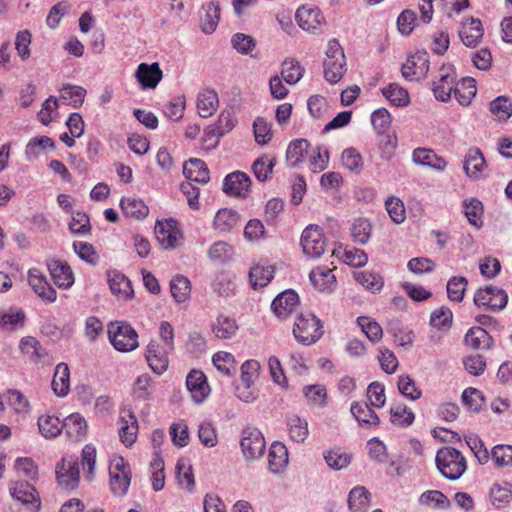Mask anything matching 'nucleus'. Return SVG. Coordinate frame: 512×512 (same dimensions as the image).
<instances>
[{"label":"nucleus","instance_id":"338daca9","mask_svg":"<svg viewBox=\"0 0 512 512\" xmlns=\"http://www.w3.org/2000/svg\"><path fill=\"white\" fill-rule=\"evenodd\" d=\"M214 366L226 376H231L235 370V358L228 352H217L212 358Z\"/></svg>","mask_w":512,"mask_h":512},{"label":"nucleus","instance_id":"bf43d9fd","mask_svg":"<svg viewBox=\"0 0 512 512\" xmlns=\"http://www.w3.org/2000/svg\"><path fill=\"white\" fill-rule=\"evenodd\" d=\"M452 318V311L448 307L442 306L432 312L430 316V324L439 330H447L451 327Z\"/></svg>","mask_w":512,"mask_h":512},{"label":"nucleus","instance_id":"37998d69","mask_svg":"<svg viewBox=\"0 0 512 512\" xmlns=\"http://www.w3.org/2000/svg\"><path fill=\"white\" fill-rule=\"evenodd\" d=\"M61 99L67 100L68 104L77 109L82 106L86 90L77 85L66 84L60 90Z\"/></svg>","mask_w":512,"mask_h":512},{"label":"nucleus","instance_id":"4c0bfd02","mask_svg":"<svg viewBox=\"0 0 512 512\" xmlns=\"http://www.w3.org/2000/svg\"><path fill=\"white\" fill-rule=\"evenodd\" d=\"M371 494L364 486L354 487L348 497V505L353 512H363L370 505Z\"/></svg>","mask_w":512,"mask_h":512},{"label":"nucleus","instance_id":"2eb2a0df","mask_svg":"<svg viewBox=\"0 0 512 512\" xmlns=\"http://www.w3.org/2000/svg\"><path fill=\"white\" fill-rule=\"evenodd\" d=\"M295 18L298 25L306 31L316 32L322 25L324 18L316 7L301 6L297 9Z\"/></svg>","mask_w":512,"mask_h":512},{"label":"nucleus","instance_id":"7ed1b4c3","mask_svg":"<svg viewBox=\"0 0 512 512\" xmlns=\"http://www.w3.org/2000/svg\"><path fill=\"white\" fill-rule=\"evenodd\" d=\"M293 335L303 345H312L323 335L322 323L312 313L300 314L294 323Z\"/></svg>","mask_w":512,"mask_h":512},{"label":"nucleus","instance_id":"b1692460","mask_svg":"<svg viewBox=\"0 0 512 512\" xmlns=\"http://www.w3.org/2000/svg\"><path fill=\"white\" fill-rule=\"evenodd\" d=\"M241 221L239 213L233 209H219L214 217L213 227L222 232H230Z\"/></svg>","mask_w":512,"mask_h":512},{"label":"nucleus","instance_id":"a211bd4d","mask_svg":"<svg viewBox=\"0 0 512 512\" xmlns=\"http://www.w3.org/2000/svg\"><path fill=\"white\" fill-rule=\"evenodd\" d=\"M486 166L482 152L477 148L469 149L463 161V169L466 175L474 180L479 179L483 176Z\"/></svg>","mask_w":512,"mask_h":512},{"label":"nucleus","instance_id":"7c9ffc66","mask_svg":"<svg viewBox=\"0 0 512 512\" xmlns=\"http://www.w3.org/2000/svg\"><path fill=\"white\" fill-rule=\"evenodd\" d=\"M288 462L286 447L280 442H274L268 454V466L272 473H279Z\"/></svg>","mask_w":512,"mask_h":512},{"label":"nucleus","instance_id":"8fccbe9b","mask_svg":"<svg viewBox=\"0 0 512 512\" xmlns=\"http://www.w3.org/2000/svg\"><path fill=\"white\" fill-rule=\"evenodd\" d=\"M276 164L275 158L263 155L256 159L252 165L254 176L257 180L263 182L272 173L273 167Z\"/></svg>","mask_w":512,"mask_h":512},{"label":"nucleus","instance_id":"a18cd8bd","mask_svg":"<svg viewBox=\"0 0 512 512\" xmlns=\"http://www.w3.org/2000/svg\"><path fill=\"white\" fill-rule=\"evenodd\" d=\"M46 148L54 149L55 142L48 136H40L32 138L25 148L27 159L38 157Z\"/></svg>","mask_w":512,"mask_h":512},{"label":"nucleus","instance_id":"e433bc0d","mask_svg":"<svg viewBox=\"0 0 512 512\" xmlns=\"http://www.w3.org/2000/svg\"><path fill=\"white\" fill-rule=\"evenodd\" d=\"M120 206L127 217H133L138 220L144 219L149 213L146 204L141 199L137 198H122Z\"/></svg>","mask_w":512,"mask_h":512},{"label":"nucleus","instance_id":"aec40b11","mask_svg":"<svg viewBox=\"0 0 512 512\" xmlns=\"http://www.w3.org/2000/svg\"><path fill=\"white\" fill-rule=\"evenodd\" d=\"M183 174L190 180L206 184L210 180L209 169L206 163L198 158H190L183 165Z\"/></svg>","mask_w":512,"mask_h":512},{"label":"nucleus","instance_id":"4be33fe9","mask_svg":"<svg viewBox=\"0 0 512 512\" xmlns=\"http://www.w3.org/2000/svg\"><path fill=\"white\" fill-rule=\"evenodd\" d=\"M87 421L80 413H72L63 420V429L73 440H82L87 434Z\"/></svg>","mask_w":512,"mask_h":512},{"label":"nucleus","instance_id":"f257e3e1","mask_svg":"<svg viewBox=\"0 0 512 512\" xmlns=\"http://www.w3.org/2000/svg\"><path fill=\"white\" fill-rule=\"evenodd\" d=\"M435 463L441 475L450 481L458 480L467 469L465 457L453 447L439 449L436 453Z\"/></svg>","mask_w":512,"mask_h":512},{"label":"nucleus","instance_id":"052dcab7","mask_svg":"<svg viewBox=\"0 0 512 512\" xmlns=\"http://www.w3.org/2000/svg\"><path fill=\"white\" fill-rule=\"evenodd\" d=\"M69 230L72 234L78 236L90 233L91 225L87 214L80 211L74 212L69 223Z\"/></svg>","mask_w":512,"mask_h":512},{"label":"nucleus","instance_id":"412c9836","mask_svg":"<svg viewBox=\"0 0 512 512\" xmlns=\"http://www.w3.org/2000/svg\"><path fill=\"white\" fill-rule=\"evenodd\" d=\"M169 352H161L160 346L157 342L151 341L146 350V360L149 367L158 375L165 372L168 368V357Z\"/></svg>","mask_w":512,"mask_h":512},{"label":"nucleus","instance_id":"3c124183","mask_svg":"<svg viewBox=\"0 0 512 512\" xmlns=\"http://www.w3.org/2000/svg\"><path fill=\"white\" fill-rule=\"evenodd\" d=\"M483 205L478 199H470L464 201V214L473 226L480 228L482 221Z\"/></svg>","mask_w":512,"mask_h":512},{"label":"nucleus","instance_id":"bb28decb","mask_svg":"<svg viewBox=\"0 0 512 512\" xmlns=\"http://www.w3.org/2000/svg\"><path fill=\"white\" fill-rule=\"evenodd\" d=\"M154 233L158 242L164 248H173L177 240V231L174 227V221H158L155 225Z\"/></svg>","mask_w":512,"mask_h":512},{"label":"nucleus","instance_id":"f8f14e48","mask_svg":"<svg viewBox=\"0 0 512 512\" xmlns=\"http://www.w3.org/2000/svg\"><path fill=\"white\" fill-rule=\"evenodd\" d=\"M251 186L250 177L241 171H235L224 178L223 191L233 197L246 198Z\"/></svg>","mask_w":512,"mask_h":512},{"label":"nucleus","instance_id":"9b49d317","mask_svg":"<svg viewBox=\"0 0 512 512\" xmlns=\"http://www.w3.org/2000/svg\"><path fill=\"white\" fill-rule=\"evenodd\" d=\"M56 478L62 488L66 490L75 489L80 478L79 463L76 460L63 459L61 465L56 467Z\"/></svg>","mask_w":512,"mask_h":512},{"label":"nucleus","instance_id":"603ef678","mask_svg":"<svg viewBox=\"0 0 512 512\" xmlns=\"http://www.w3.org/2000/svg\"><path fill=\"white\" fill-rule=\"evenodd\" d=\"M303 393L309 404L320 408L326 405L327 393L324 386L319 384L308 385L303 388Z\"/></svg>","mask_w":512,"mask_h":512},{"label":"nucleus","instance_id":"09e8293b","mask_svg":"<svg viewBox=\"0 0 512 512\" xmlns=\"http://www.w3.org/2000/svg\"><path fill=\"white\" fill-rule=\"evenodd\" d=\"M354 278L359 284L372 293L379 292L384 286L382 277L376 273L367 271L357 272L354 274Z\"/></svg>","mask_w":512,"mask_h":512},{"label":"nucleus","instance_id":"a19ab883","mask_svg":"<svg viewBox=\"0 0 512 512\" xmlns=\"http://www.w3.org/2000/svg\"><path fill=\"white\" fill-rule=\"evenodd\" d=\"M170 291L177 303L185 302L191 293V284L187 277L177 275L170 281Z\"/></svg>","mask_w":512,"mask_h":512},{"label":"nucleus","instance_id":"774afa93","mask_svg":"<svg viewBox=\"0 0 512 512\" xmlns=\"http://www.w3.org/2000/svg\"><path fill=\"white\" fill-rule=\"evenodd\" d=\"M327 465L334 470L346 468L351 462V456L340 450H330L324 454Z\"/></svg>","mask_w":512,"mask_h":512},{"label":"nucleus","instance_id":"58836bf2","mask_svg":"<svg viewBox=\"0 0 512 512\" xmlns=\"http://www.w3.org/2000/svg\"><path fill=\"white\" fill-rule=\"evenodd\" d=\"M476 92V82L470 77L463 78L454 88L455 98L461 105H468Z\"/></svg>","mask_w":512,"mask_h":512},{"label":"nucleus","instance_id":"9d476101","mask_svg":"<svg viewBox=\"0 0 512 512\" xmlns=\"http://www.w3.org/2000/svg\"><path fill=\"white\" fill-rule=\"evenodd\" d=\"M456 74L452 65H442L439 70V79L433 82V94L441 102H448L451 92L454 91Z\"/></svg>","mask_w":512,"mask_h":512},{"label":"nucleus","instance_id":"f3484780","mask_svg":"<svg viewBox=\"0 0 512 512\" xmlns=\"http://www.w3.org/2000/svg\"><path fill=\"white\" fill-rule=\"evenodd\" d=\"M459 36L465 46H477L483 37V27L481 21L473 17L466 19L459 29Z\"/></svg>","mask_w":512,"mask_h":512},{"label":"nucleus","instance_id":"f704fd0d","mask_svg":"<svg viewBox=\"0 0 512 512\" xmlns=\"http://www.w3.org/2000/svg\"><path fill=\"white\" fill-rule=\"evenodd\" d=\"M109 287L113 294L132 298L134 291L131 281L124 275L118 272L108 274Z\"/></svg>","mask_w":512,"mask_h":512},{"label":"nucleus","instance_id":"6e6552de","mask_svg":"<svg viewBox=\"0 0 512 512\" xmlns=\"http://www.w3.org/2000/svg\"><path fill=\"white\" fill-rule=\"evenodd\" d=\"M11 496L25 505L31 512H38L41 508L40 496L35 487L28 481H15L9 485Z\"/></svg>","mask_w":512,"mask_h":512},{"label":"nucleus","instance_id":"f03ea898","mask_svg":"<svg viewBox=\"0 0 512 512\" xmlns=\"http://www.w3.org/2000/svg\"><path fill=\"white\" fill-rule=\"evenodd\" d=\"M323 69L324 78L331 84L338 83L347 71L343 48L335 38L328 41Z\"/></svg>","mask_w":512,"mask_h":512},{"label":"nucleus","instance_id":"de8ad7c7","mask_svg":"<svg viewBox=\"0 0 512 512\" xmlns=\"http://www.w3.org/2000/svg\"><path fill=\"white\" fill-rule=\"evenodd\" d=\"M468 280L463 276H453L447 282V295L451 301L461 302L464 298Z\"/></svg>","mask_w":512,"mask_h":512},{"label":"nucleus","instance_id":"a878e982","mask_svg":"<svg viewBox=\"0 0 512 512\" xmlns=\"http://www.w3.org/2000/svg\"><path fill=\"white\" fill-rule=\"evenodd\" d=\"M70 387V371L66 363H59L52 379V389L57 396H66Z\"/></svg>","mask_w":512,"mask_h":512},{"label":"nucleus","instance_id":"423d86ee","mask_svg":"<svg viewBox=\"0 0 512 512\" xmlns=\"http://www.w3.org/2000/svg\"><path fill=\"white\" fill-rule=\"evenodd\" d=\"M300 244L303 252L310 258H319L326 250V239L321 227L308 225L302 232Z\"/></svg>","mask_w":512,"mask_h":512},{"label":"nucleus","instance_id":"473e14b6","mask_svg":"<svg viewBox=\"0 0 512 512\" xmlns=\"http://www.w3.org/2000/svg\"><path fill=\"white\" fill-rule=\"evenodd\" d=\"M212 330L217 338L230 339L236 334L238 325L234 318L221 314L213 323Z\"/></svg>","mask_w":512,"mask_h":512},{"label":"nucleus","instance_id":"0e129e2a","mask_svg":"<svg viewBox=\"0 0 512 512\" xmlns=\"http://www.w3.org/2000/svg\"><path fill=\"white\" fill-rule=\"evenodd\" d=\"M491 457L497 467L512 466V445L498 444L494 446Z\"/></svg>","mask_w":512,"mask_h":512},{"label":"nucleus","instance_id":"69168bd1","mask_svg":"<svg viewBox=\"0 0 512 512\" xmlns=\"http://www.w3.org/2000/svg\"><path fill=\"white\" fill-rule=\"evenodd\" d=\"M463 404L473 412H479L482 404L484 403V397L481 391L476 388H466L462 393Z\"/></svg>","mask_w":512,"mask_h":512},{"label":"nucleus","instance_id":"ddd939ff","mask_svg":"<svg viewBox=\"0 0 512 512\" xmlns=\"http://www.w3.org/2000/svg\"><path fill=\"white\" fill-rule=\"evenodd\" d=\"M135 77L142 89H154L161 81L163 72L157 62L141 63L135 71Z\"/></svg>","mask_w":512,"mask_h":512},{"label":"nucleus","instance_id":"864d4df0","mask_svg":"<svg viewBox=\"0 0 512 512\" xmlns=\"http://www.w3.org/2000/svg\"><path fill=\"white\" fill-rule=\"evenodd\" d=\"M358 325L371 342H378L382 338L383 331L381 326L369 317L360 316L357 318Z\"/></svg>","mask_w":512,"mask_h":512},{"label":"nucleus","instance_id":"49530a36","mask_svg":"<svg viewBox=\"0 0 512 512\" xmlns=\"http://www.w3.org/2000/svg\"><path fill=\"white\" fill-rule=\"evenodd\" d=\"M249 278L254 289L262 288L273 279V269L271 266L256 265L250 269Z\"/></svg>","mask_w":512,"mask_h":512},{"label":"nucleus","instance_id":"5fc2aeb1","mask_svg":"<svg viewBox=\"0 0 512 512\" xmlns=\"http://www.w3.org/2000/svg\"><path fill=\"white\" fill-rule=\"evenodd\" d=\"M25 315L21 311H0V328L6 331L16 330L24 325Z\"/></svg>","mask_w":512,"mask_h":512},{"label":"nucleus","instance_id":"6e6d98bb","mask_svg":"<svg viewBox=\"0 0 512 512\" xmlns=\"http://www.w3.org/2000/svg\"><path fill=\"white\" fill-rule=\"evenodd\" d=\"M342 165L352 172L359 173L363 169L361 154L353 147L346 148L341 155Z\"/></svg>","mask_w":512,"mask_h":512},{"label":"nucleus","instance_id":"4468645a","mask_svg":"<svg viewBox=\"0 0 512 512\" xmlns=\"http://www.w3.org/2000/svg\"><path fill=\"white\" fill-rule=\"evenodd\" d=\"M186 387L195 403H201L209 394L206 376L202 371L192 370L186 377Z\"/></svg>","mask_w":512,"mask_h":512},{"label":"nucleus","instance_id":"680f3d73","mask_svg":"<svg viewBox=\"0 0 512 512\" xmlns=\"http://www.w3.org/2000/svg\"><path fill=\"white\" fill-rule=\"evenodd\" d=\"M281 75L287 84H296L303 76L299 62L293 59L285 60L282 63Z\"/></svg>","mask_w":512,"mask_h":512},{"label":"nucleus","instance_id":"79ce46f5","mask_svg":"<svg viewBox=\"0 0 512 512\" xmlns=\"http://www.w3.org/2000/svg\"><path fill=\"white\" fill-rule=\"evenodd\" d=\"M382 94L391 104L398 107H405L410 102L408 91L396 83L384 87Z\"/></svg>","mask_w":512,"mask_h":512},{"label":"nucleus","instance_id":"c9c22d12","mask_svg":"<svg viewBox=\"0 0 512 512\" xmlns=\"http://www.w3.org/2000/svg\"><path fill=\"white\" fill-rule=\"evenodd\" d=\"M350 411L359 424L367 426L379 424V417L365 402L352 403Z\"/></svg>","mask_w":512,"mask_h":512},{"label":"nucleus","instance_id":"20e7f679","mask_svg":"<svg viewBox=\"0 0 512 512\" xmlns=\"http://www.w3.org/2000/svg\"><path fill=\"white\" fill-rule=\"evenodd\" d=\"M108 336L114 348L120 352H130L138 347V334L135 329L123 322L111 323Z\"/></svg>","mask_w":512,"mask_h":512},{"label":"nucleus","instance_id":"393cba45","mask_svg":"<svg viewBox=\"0 0 512 512\" xmlns=\"http://www.w3.org/2000/svg\"><path fill=\"white\" fill-rule=\"evenodd\" d=\"M219 104L217 93L212 89H205L197 97V109L202 118H208L216 111Z\"/></svg>","mask_w":512,"mask_h":512},{"label":"nucleus","instance_id":"c756f323","mask_svg":"<svg viewBox=\"0 0 512 512\" xmlns=\"http://www.w3.org/2000/svg\"><path fill=\"white\" fill-rule=\"evenodd\" d=\"M310 280L319 291L333 290L336 278L326 267H317L310 272Z\"/></svg>","mask_w":512,"mask_h":512},{"label":"nucleus","instance_id":"39448f33","mask_svg":"<svg viewBox=\"0 0 512 512\" xmlns=\"http://www.w3.org/2000/svg\"><path fill=\"white\" fill-rule=\"evenodd\" d=\"M240 447L246 460H257L263 456L266 442L262 432L254 426H246L242 429Z\"/></svg>","mask_w":512,"mask_h":512},{"label":"nucleus","instance_id":"5701e85b","mask_svg":"<svg viewBox=\"0 0 512 512\" xmlns=\"http://www.w3.org/2000/svg\"><path fill=\"white\" fill-rule=\"evenodd\" d=\"M220 19V6L216 2H209L202 6L200 13L201 30L205 34H211L217 28Z\"/></svg>","mask_w":512,"mask_h":512},{"label":"nucleus","instance_id":"72a5a7b5","mask_svg":"<svg viewBox=\"0 0 512 512\" xmlns=\"http://www.w3.org/2000/svg\"><path fill=\"white\" fill-rule=\"evenodd\" d=\"M287 427L291 440L296 443H303L309 435L307 420L298 415L288 416Z\"/></svg>","mask_w":512,"mask_h":512},{"label":"nucleus","instance_id":"e2e57ef3","mask_svg":"<svg viewBox=\"0 0 512 512\" xmlns=\"http://www.w3.org/2000/svg\"><path fill=\"white\" fill-rule=\"evenodd\" d=\"M490 112L505 121L512 115V103L507 97L499 96L490 103Z\"/></svg>","mask_w":512,"mask_h":512},{"label":"nucleus","instance_id":"cd10ccee","mask_svg":"<svg viewBox=\"0 0 512 512\" xmlns=\"http://www.w3.org/2000/svg\"><path fill=\"white\" fill-rule=\"evenodd\" d=\"M310 143L306 139H296L290 142L286 151V161L290 167L302 162L309 152Z\"/></svg>","mask_w":512,"mask_h":512},{"label":"nucleus","instance_id":"2f4dec72","mask_svg":"<svg viewBox=\"0 0 512 512\" xmlns=\"http://www.w3.org/2000/svg\"><path fill=\"white\" fill-rule=\"evenodd\" d=\"M38 428L41 435L47 439L55 438L63 430V421L50 414L38 418Z\"/></svg>","mask_w":512,"mask_h":512},{"label":"nucleus","instance_id":"ea45409f","mask_svg":"<svg viewBox=\"0 0 512 512\" xmlns=\"http://www.w3.org/2000/svg\"><path fill=\"white\" fill-rule=\"evenodd\" d=\"M512 485L508 482L494 483L490 489L489 497L493 506L500 508L510 502Z\"/></svg>","mask_w":512,"mask_h":512},{"label":"nucleus","instance_id":"c03bdc74","mask_svg":"<svg viewBox=\"0 0 512 512\" xmlns=\"http://www.w3.org/2000/svg\"><path fill=\"white\" fill-rule=\"evenodd\" d=\"M351 236L355 243L365 245L371 236L372 226L367 219H355L351 225Z\"/></svg>","mask_w":512,"mask_h":512},{"label":"nucleus","instance_id":"1a4fd4ad","mask_svg":"<svg viewBox=\"0 0 512 512\" xmlns=\"http://www.w3.org/2000/svg\"><path fill=\"white\" fill-rule=\"evenodd\" d=\"M429 71V54L425 50L417 51L402 65V76L409 81L419 80Z\"/></svg>","mask_w":512,"mask_h":512},{"label":"nucleus","instance_id":"c85d7f7f","mask_svg":"<svg viewBox=\"0 0 512 512\" xmlns=\"http://www.w3.org/2000/svg\"><path fill=\"white\" fill-rule=\"evenodd\" d=\"M464 341L467 346L473 349H489L493 342L492 337L481 327L470 328L464 337Z\"/></svg>","mask_w":512,"mask_h":512},{"label":"nucleus","instance_id":"dca6fc26","mask_svg":"<svg viewBox=\"0 0 512 512\" xmlns=\"http://www.w3.org/2000/svg\"><path fill=\"white\" fill-rule=\"evenodd\" d=\"M299 303L298 294L293 290H285L271 303V309L278 318H286Z\"/></svg>","mask_w":512,"mask_h":512},{"label":"nucleus","instance_id":"13d9d810","mask_svg":"<svg viewBox=\"0 0 512 512\" xmlns=\"http://www.w3.org/2000/svg\"><path fill=\"white\" fill-rule=\"evenodd\" d=\"M390 414L391 422L401 427L410 426L415 419L414 413L412 410L408 409L406 405H396L392 407Z\"/></svg>","mask_w":512,"mask_h":512},{"label":"nucleus","instance_id":"0eeeda50","mask_svg":"<svg viewBox=\"0 0 512 512\" xmlns=\"http://www.w3.org/2000/svg\"><path fill=\"white\" fill-rule=\"evenodd\" d=\"M508 295L505 290L496 286L479 288L474 295V303L478 307H485L492 311H499L506 307Z\"/></svg>","mask_w":512,"mask_h":512},{"label":"nucleus","instance_id":"4d7b16f0","mask_svg":"<svg viewBox=\"0 0 512 512\" xmlns=\"http://www.w3.org/2000/svg\"><path fill=\"white\" fill-rule=\"evenodd\" d=\"M232 47L242 55H250L256 47V40L244 33H235L231 38Z\"/></svg>","mask_w":512,"mask_h":512},{"label":"nucleus","instance_id":"6ab92c4d","mask_svg":"<svg viewBox=\"0 0 512 512\" xmlns=\"http://www.w3.org/2000/svg\"><path fill=\"white\" fill-rule=\"evenodd\" d=\"M48 270L59 288L67 289L74 283V276L69 265L59 260H52L48 263Z\"/></svg>","mask_w":512,"mask_h":512}]
</instances>
